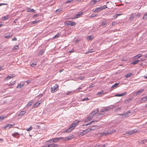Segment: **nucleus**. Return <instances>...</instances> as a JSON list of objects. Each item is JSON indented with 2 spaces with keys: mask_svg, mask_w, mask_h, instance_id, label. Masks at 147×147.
<instances>
[{
  "mask_svg": "<svg viewBox=\"0 0 147 147\" xmlns=\"http://www.w3.org/2000/svg\"><path fill=\"white\" fill-rule=\"evenodd\" d=\"M78 122L79 121H74L72 124L69 126L68 128L64 131L63 132H71L75 128L76 125L78 124Z\"/></svg>",
  "mask_w": 147,
  "mask_h": 147,
  "instance_id": "obj_1",
  "label": "nucleus"
},
{
  "mask_svg": "<svg viewBox=\"0 0 147 147\" xmlns=\"http://www.w3.org/2000/svg\"><path fill=\"white\" fill-rule=\"evenodd\" d=\"M95 126H96V125H94L91 128H88L84 130L83 131L80 133L79 136H82L84 135L90 131L91 130H94V129L92 128Z\"/></svg>",
  "mask_w": 147,
  "mask_h": 147,
  "instance_id": "obj_2",
  "label": "nucleus"
},
{
  "mask_svg": "<svg viewBox=\"0 0 147 147\" xmlns=\"http://www.w3.org/2000/svg\"><path fill=\"white\" fill-rule=\"evenodd\" d=\"M63 138V137H59V138H56L51 139L50 140H49L48 141V142H56L57 141L60 140L61 139Z\"/></svg>",
  "mask_w": 147,
  "mask_h": 147,
  "instance_id": "obj_3",
  "label": "nucleus"
},
{
  "mask_svg": "<svg viewBox=\"0 0 147 147\" xmlns=\"http://www.w3.org/2000/svg\"><path fill=\"white\" fill-rule=\"evenodd\" d=\"M58 88V85L57 84H55V86L51 88V92L54 93L56 91Z\"/></svg>",
  "mask_w": 147,
  "mask_h": 147,
  "instance_id": "obj_4",
  "label": "nucleus"
},
{
  "mask_svg": "<svg viewBox=\"0 0 147 147\" xmlns=\"http://www.w3.org/2000/svg\"><path fill=\"white\" fill-rule=\"evenodd\" d=\"M138 132V130L135 129L127 131L125 133L126 134H128L130 135H131L135 133H136Z\"/></svg>",
  "mask_w": 147,
  "mask_h": 147,
  "instance_id": "obj_5",
  "label": "nucleus"
},
{
  "mask_svg": "<svg viewBox=\"0 0 147 147\" xmlns=\"http://www.w3.org/2000/svg\"><path fill=\"white\" fill-rule=\"evenodd\" d=\"M74 138L72 135H70L69 136L63 138V140L64 141H67L73 139Z\"/></svg>",
  "mask_w": 147,
  "mask_h": 147,
  "instance_id": "obj_6",
  "label": "nucleus"
},
{
  "mask_svg": "<svg viewBox=\"0 0 147 147\" xmlns=\"http://www.w3.org/2000/svg\"><path fill=\"white\" fill-rule=\"evenodd\" d=\"M130 114V111L129 110L125 113H123L121 114H119V115L120 116H124L125 117H127L129 116V114Z\"/></svg>",
  "mask_w": 147,
  "mask_h": 147,
  "instance_id": "obj_7",
  "label": "nucleus"
},
{
  "mask_svg": "<svg viewBox=\"0 0 147 147\" xmlns=\"http://www.w3.org/2000/svg\"><path fill=\"white\" fill-rule=\"evenodd\" d=\"M144 90V89H140L138 90L135 93V95L136 96L139 95L141 93L143 92Z\"/></svg>",
  "mask_w": 147,
  "mask_h": 147,
  "instance_id": "obj_8",
  "label": "nucleus"
},
{
  "mask_svg": "<svg viewBox=\"0 0 147 147\" xmlns=\"http://www.w3.org/2000/svg\"><path fill=\"white\" fill-rule=\"evenodd\" d=\"M100 0H92L90 3V5H93L96 2H98Z\"/></svg>",
  "mask_w": 147,
  "mask_h": 147,
  "instance_id": "obj_9",
  "label": "nucleus"
},
{
  "mask_svg": "<svg viewBox=\"0 0 147 147\" xmlns=\"http://www.w3.org/2000/svg\"><path fill=\"white\" fill-rule=\"evenodd\" d=\"M98 109L97 108L96 110H94L90 114V116L92 117L98 112Z\"/></svg>",
  "mask_w": 147,
  "mask_h": 147,
  "instance_id": "obj_10",
  "label": "nucleus"
},
{
  "mask_svg": "<svg viewBox=\"0 0 147 147\" xmlns=\"http://www.w3.org/2000/svg\"><path fill=\"white\" fill-rule=\"evenodd\" d=\"M14 124H8L6 125L4 127L5 128L9 129L13 125H14Z\"/></svg>",
  "mask_w": 147,
  "mask_h": 147,
  "instance_id": "obj_11",
  "label": "nucleus"
},
{
  "mask_svg": "<svg viewBox=\"0 0 147 147\" xmlns=\"http://www.w3.org/2000/svg\"><path fill=\"white\" fill-rule=\"evenodd\" d=\"M127 94V92H124L120 94H117L115 95V96H123L125 95H126Z\"/></svg>",
  "mask_w": 147,
  "mask_h": 147,
  "instance_id": "obj_12",
  "label": "nucleus"
},
{
  "mask_svg": "<svg viewBox=\"0 0 147 147\" xmlns=\"http://www.w3.org/2000/svg\"><path fill=\"white\" fill-rule=\"evenodd\" d=\"M92 116H90H90L87 117L86 119L85 120V122H87L91 120L92 119Z\"/></svg>",
  "mask_w": 147,
  "mask_h": 147,
  "instance_id": "obj_13",
  "label": "nucleus"
},
{
  "mask_svg": "<svg viewBox=\"0 0 147 147\" xmlns=\"http://www.w3.org/2000/svg\"><path fill=\"white\" fill-rule=\"evenodd\" d=\"M102 10V7H100L96 8L95 10H94V11L96 12H98Z\"/></svg>",
  "mask_w": 147,
  "mask_h": 147,
  "instance_id": "obj_14",
  "label": "nucleus"
},
{
  "mask_svg": "<svg viewBox=\"0 0 147 147\" xmlns=\"http://www.w3.org/2000/svg\"><path fill=\"white\" fill-rule=\"evenodd\" d=\"M119 83H115L114 84L111 88L112 89H114L116 88L117 87L118 85L119 84Z\"/></svg>",
  "mask_w": 147,
  "mask_h": 147,
  "instance_id": "obj_15",
  "label": "nucleus"
},
{
  "mask_svg": "<svg viewBox=\"0 0 147 147\" xmlns=\"http://www.w3.org/2000/svg\"><path fill=\"white\" fill-rule=\"evenodd\" d=\"M147 100V99L146 97H144L142 98L141 99L140 101V102L141 103H143L145 101H146Z\"/></svg>",
  "mask_w": 147,
  "mask_h": 147,
  "instance_id": "obj_16",
  "label": "nucleus"
},
{
  "mask_svg": "<svg viewBox=\"0 0 147 147\" xmlns=\"http://www.w3.org/2000/svg\"><path fill=\"white\" fill-rule=\"evenodd\" d=\"M82 14L83 13L82 12H80L79 13L76 15L74 18H79L80 16V15H82Z\"/></svg>",
  "mask_w": 147,
  "mask_h": 147,
  "instance_id": "obj_17",
  "label": "nucleus"
},
{
  "mask_svg": "<svg viewBox=\"0 0 147 147\" xmlns=\"http://www.w3.org/2000/svg\"><path fill=\"white\" fill-rule=\"evenodd\" d=\"M33 102L32 100H30L29 102L27 105L26 106V107L27 108H28L30 107L32 104Z\"/></svg>",
  "mask_w": 147,
  "mask_h": 147,
  "instance_id": "obj_18",
  "label": "nucleus"
},
{
  "mask_svg": "<svg viewBox=\"0 0 147 147\" xmlns=\"http://www.w3.org/2000/svg\"><path fill=\"white\" fill-rule=\"evenodd\" d=\"M68 24L70 26H72L75 25L76 23L71 21H69Z\"/></svg>",
  "mask_w": 147,
  "mask_h": 147,
  "instance_id": "obj_19",
  "label": "nucleus"
},
{
  "mask_svg": "<svg viewBox=\"0 0 147 147\" xmlns=\"http://www.w3.org/2000/svg\"><path fill=\"white\" fill-rule=\"evenodd\" d=\"M27 11L28 12H35L36 11L34 9H30V8H28L27 9Z\"/></svg>",
  "mask_w": 147,
  "mask_h": 147,
  "instance_id": "obj_20",
  "label": "nucleus"
},
{
  "mask_svg": "<svg viewBox=\"0 0 147 147\" xmlns=\"http://www.w3.org/2000/svg\"><path fill=\"white\" fill-rule=\"evenodd\" d=\"M105 113H103L101 111L100 112L97 114V117L98 118H99L102 115H103Z\"/></svg>",
  "mask_w": 147,
  "mask_h": 147,
  "instance_id": "obj_21",
  "label": "nucleus"
},
{
  "mask_svg": "<svg viewBox=\"0 0 147 147\" xmlns=\"http://www.w3.org/2000/svg\"><path fill=\"white\" fill-rule=\"evenodd\" d=\"M45 52V50L44 49H42L41 51H40L38 53V55L39 56L40 55H42Z\"/></svg>",
  "mask_w": 147,
  "mask_h": 147,
  "instance_id": "obj_22",
  "label": "nucleus"
},
{
  "mask_svg": "<svg viewBox=\"0 0 147 147\" xmlns=\"http://www.w3.org/2000/svg\"><path fill=\"white\" fill-rule=\"evenodd\" d=\"M139 61V60H137L135 61H134L131 63V64L135 65L138 63Z\"/></svg>",
  "mask_w": 147,
  "mask_h": 147,
  "instance_id": "obj_23",
  "label": "nucleus"
},
{
  "mask_svg": "<svg viewBox=\"0 0 147 147\" xmlns=\"http://www.w3.org/2000/svg\"><path fill=\"white\" fill-rule=\"evenodd\" d=\"M26 113V112L24 111H21L18 114V116H22Z\"/></svg>",
  "mask_w": 147,
  "mask_h": 147,
  "instance_id": "obj_24",
  "label": "nucleus"
},
{
  "mask_svg": "<svg viewBox=\"0 0 147 147\" xmlns=\"http://www.w3.org/2000/svg\"><path fill=\"white\" fill-rule=\"evenodd\" d=\"M112 133L111 132V130H108L107 131L103 133V134H105V135L109 134H111Z\"/></svg>",
  "mask_w": 147,
  "mask_h": 147,
  "instance_id": "obj_25",
  "label": "nucleus"
},
{
  "mask_svg": "<svg viewBox=\"0 0 147 147\" xmlns=\"http://www.w3.org/2000/svg\"><path fill=\"white\" fill-rule=\"evenodd\" d=\"M116 107V106L114 105H111L108 107L109 110H110L111 109H112L113 108H115Z\"/></svg>",
  "mask_w": 147,
  "mask_h": 147,
  "instance_id": "obj_26",
  "label": "nucleus"
},
{
  "mask_svg": "<svg viewBox=\"0 0 147 147\" xmlns=\"http://www.w3.org/2000/svg\"><path fill=\"white\" fill-rule=\"evenodd\" d=\"M142 55V54H139L138 55H136L134 57V58H136V59L140 57H141Z\"/></svg>",
  "mask_w": 147,
  "mask_h": 147,
  "instance_id": "obj_27",
  "label": "nucleus"
},
{
  "mask_svg": "<svg viewBox=\"0 0 147 147\" xmlns=\"http://www.w3.org/2000/svg\"><path fill=\"white\" fill-rule=\"evenodd\" d=\"M20 134H19L18 132H14L12 134V136L14 137H16L17 135H19Z\"/></svg>",
  "mask_w": 147,
  "mask_h": 147,
  "instance_id": "obj_28",
  "label": "nucleus"
},
{
  "mask_svg": "<svg viewBox=\"0 0 147 147\" xmlns=\"http://www.w3.org/2000/svg\"><path fill=\"white\" fill-rule=\"evenodd\" d=\"M93 38V37H92V35H90V36H88L87 37V39L88 40H92Z\"/></svg>",
  "mask_w": 147,
  "mask_h": 147,
  "instance_id": "obj_29",
  "label": "nucleus"
},
{
  "mask_svg": "<svg viewBox=\"0 0 147 147\" xmlns=\"http://www.w3.org/2000/svg\"><path fill=\"white\" fill-rule=\"evenodd\" d=\"M132 75V74L131 73L129 74H127L125 76L126 78H128L130 76Z\"/></svg>",
  "mask_w": 147,
  "mask_h": 147,
  "instance_id": "obj_30",
  "label": "nucleus"
},
{
  "mask_svg": "<svg viewBox=\"0 0 147 147\" xmlns=\"http://www.w3.org/2000/svg\"><path fill=\"white\" fill-rule=\"evenodd\" d=\"M107 24V23L106 21H104L102 22L101 24L102 26H106Z\"/></svg>",
  "mask_w": 147,
  "mask_h": 147,
  "instance_id": "obj_31",
  "label": "nucleus"
},
{
  "mask_svg": "<svg viewBox=\"0 0 147 147\" xmlns=\"http://www.w3.org/2000/svg\"><path fill=\"white\" fill-rule=\"evenodd\" d=\"M84 78L85 77L84 76H79L78 77V79L80 80H83Z\"/></svg>",
  "mask_w": 147,
  "mask_h": 147,
  "instance_id": "obj_32",
  "label": "nucleus"
},
{
  "mask_svg": "<svg viewBox=\"0 0 147 147\" xmlns=\"http://www.w3.org/2000/svg\"><path fill=\"white\" fill-rule=\"evenodd\" d=\"M40 104V102L39 101L37 102L34 105L35 107H38Z\"/></svg>",
  "mask_w": 147,
  "mask_h": 147,
  "instance_id": "obj_33",
  "label": "nucleus"
},
{
  "mask_svg": "<svg viewBox=\"0 0 147 147\" xmlns=\"http://www.w3.org/2000/svg\"><path fill=\"white\" fill-rule=\"evenodd\" d=\"M24 86V85H21V84H18L17 86V88H22Z\"/></svg>",
  "mask_w": 147,
  "mask_h": 147,
  "instance_id": "obj_34",
  "label": "nucleus"
},
{
  "mask_svg": "<svg viewBox=\"0 0 147 147\" xmlns=\"http://www.w3.org/2000/svg\"><path fill=\"white\" fill-rule=\"evenodd\" d=\"M147 19V13H146L144 14L143 17V20H146Z\"/></svg>",
  "mask_w": 147,
  "mask_h": 147,
  "instance_id": "obj_35",
  "label": "nucleus"
},
{
  "mask_svg": "<svg viewBox=\"0 0 147 147\" xmlns=\"http://www.w3.org/2000/svg\"><path fill=\"white\" fill-rule=\"evenodd\" d=\"M60 35V34H59V33H58V34L55 35L53 37V39L55 38H57Z\"/></svg>",
  "mask_w": 147,
  "mask_h": 147,
  "instance_id": "obj_36",
  "label": "nucleus"
},
{
  "mask_svg": "<svg viewBox=\"0 0 147 147\" xmlns=\"http://www.w3.org/2000/svg\"><path fill=\"white\" fill-rule=\"evenodd\" d=\"M39 21V20H38V21L35 20V21H32V22H31V24H36V23H37Z\"/></svg>",
  "mask_w": 147,
  "mask_h": 147,
  "instance_id": "obj_37",
  "label": "nucleus"
},
{
  "mask_svg": "<svg viewBox=\"0 0 147 147\" xmlns=\"http://www.w3.org/2000/svg\"><path fill=\"white\" fill-rule=\"evenodd\" d=\"M8 18V16H5L3 17L2 18V20H6Z\"/></svg>",
  "mask_w": 147,
  "mask_h": 147,
  "instance_id": "obj_38",
  "label": "nucleus"
},
{
  "mask_svg": "<svg viewBox=\"0 0 147 147\" xmlns=\"http://www.w3.org/2000/svg\"><path fill=\"white\" fill-rule=\"evenodd\" d=\"M135 14L132 13L131 15V17H130V19L131 20H132L133 19V18L134 17V16H135Z\"/></svg>",
  "mask_w": 147,
  "mask_h": 147,
  "instance_id": "obj_39",
  "label": "nucleus"
},
{
  "mask_svg": "<svg viewBox=\"0 0 147 147\" xmlns=\"http://www.w3.org/2000/svg\"><path fill=\"white\" fill-rule=\"evenodd\" d=\"M104 91L103 90H102L101 91L98 92L97 93V95H98L99 94H103Z\"/></svg>",
  "mask_w": 147,
  "mask_h": 147,
  "instance_id": "obj_40",
  "label": "nucleus"
},
{
  "mask_svg": "<svg viewBox=\"0 0 147 147\" xmlns=\"http://www.w3.org/2000/svg\"><path fill=\"white\" fill-rule=\"evenodd\" d=\"M18 45H15L14 46L13 48V49L14 50H15L17 49H18Z\"/></svg>",
  "mask_w": 147,
  "mask_h": 147,
  "instance_id": "obj_41",
  "label": "nucleus"
},
{
  "mask_svg": "<svg viewBox=\"0 0 147 147\" xmlns=\"http://www.w3.org/2000/svg\"><path fill=\"white\" fill-rule=\"evenodd\" d=\"M5 117V116H0V121L2 120Z\"/></svg>",
  "mask_w": 147,
  "mask_h": 147,
  "instance_id": "obj_42",
  "label": "nucleus"
},
{
  "mask_svg": "<svg viewBox=\"0 0 147 147\" xmlns=\"http://www.w3.org/2000/svg\"><path fill=\"white\" fill-rule=\"evenodd\" d=\"M12 78L11 77V76H7V77H6V80H8L10 79L11 78Z\"/></svg>",
  "mask_w": 147,
  "mask_h": 147,
  "instance_id": "obj_43",
  "label": "nucleus"
},
{
  "mask_svg": "<svg viewBox=\"0 0 147 147\" xmlns=\"http://www.w3.org/2000/svg\"><path fill=\"white\" fill-rule=\"evenodd\" d=\"M16 81H13L12 82H11L10 83V84H9V86H12L13 85H14L16 83Z\"/></svg>",
  "mask_w": 147,
  "mask_h": 147,
  "instance_id": "obj_44",
  "label": "nucleus"
},
{
  "mask_svg": "<svg viewBox=\"0 0 147 147\" xmlns=\"http://www.w3.org/2000/svg\"><path fill=\"white\" fill-rule=\"evenodd\" d=\"M94 51H93V49H90V51H88L86 53V54H88V53H92V52H93Z\"/></svg>",
  "mask_w": 147,
  "mask_h": 147,
  "instance_id": "obj_45",
  "label": "nucleus"
},
{
  "mask_svg": "<svg viewBox=\"0 0 147 147\" xmlns=\"http://www.w3.org/2000/svg\"><path fill=\"white\" fill-rule=\"evenodd\" d=\"M32 126H31L28 129H26V130L27 131H31L32 129Z\"/></svg>",
  "mask_w": 147,
  "mask_h": 147,
  "instance_id": "obj_46",
  "label": "nucleus"
},
{
  "mask_svg": "<svg viewBox=\"0 0 147 147\" xmlns=\"http://www.w3.org/2000/svg\"><path fill=\"white\" fill-rule=\"evenodd\" d=\"M102 8V10L104 9L107 8V7L106 5H105L101 7Z\"/></svg>",
  "mask_w": 147,
  "mask_h": 147,
  "instance_id": "obj_47",
  "label": "nucleus"
},
{
  "mask_svg": "<svg viewBox=\"0 0 147 147\" xmlns=\"http://www.w3.org/2000/svg\"><path fill=\"white\" fill-rule=\"evenodd\" d=\"M13 35H12L11 34V35H6L5 36V38H10Z\"/></svg>",
  "mask_w": 147,
  "mask_h": 147,
  "instance_id": "obj_48",
  "label": "nucleus"
},
{
  "mask_svg": "<svg viewBox=\"0 0 147 147\" xmlns=\"http://www.w3.org/2000/svg\"><path fill=\"white\" fill-rule=\"evenodd\" d=\"M90 99L88 98H85L84 99H82L81 100V101H86V100H89Z\"/></svg>",
  "mask_w": 147,
  "mask_h": 147,
  "instance_id": "obj_49",
  "label": "nucleus"
},
{
  "mask_svg": "<svg viewBox=\"0 0 147 147\" xmlns=\"http://www.w3.org/2000/svg\"><path fill=\"white\" fill-rule=\"evenodd\" d=\"M74 49H72L71 50L69 51L68 53H71L74 52Z\"/></svg>",
  "mask_w": 147,
  "mask_h": 147,
  "instance_id": "obj_50",
  "label": "nucleus"
},
{
  "mask_svg": "<svg viewBox=\"0 0 147 147\" xmlns=\"http://www.w3.org/2000/svg\"><path fill=\"white\" fill-rule=\"evenodd\" d=\"M36 64H35V63H32V64H30V66H31L32 67H34V66H35L36 65Z\"/></svg>",
  "mask_w": 147,
  "mask_h": 147,
  "instance_id": "obj_51",
  "label": "nucleus"
},
{
  "mask_svg": "<svg viewBox=\"0 0 147 147\" xmlns=\"http://www.w3.org/2000/svg\"><path fill=\"white\" fill-rule=\"evenodd\" d=\"M103 113H105L106 111L105 109H102V111H101Z\"/></svg>",
  "mask_w": 147,
  "mask_h": 147,
  "instance_id": "obj_52",
  "label": "nucleus"
},
{
  "mask_svg": "<svg viewBox=\"0 0 147 147\" xmlns=\"http://www.w3.org/2000/svg\"><path fill=\"white\" fill-rule=\"evenodd\" d=\"M140 14L139 13H138L136 15V16L137 17H139L140 16Z\"/></svg>",
  "mask_w": 147,
  "mask_h": 147,
  "instance_id": "obj_53",
  "label": "nucleus"
},
{
  "mask_svg": "<svg viewBox=\"0 0 147 147\" xmlns=\"http://www.w3.org/2000/svg\"><path fill=\"white\" fill-rule=\"evenodd\" d=\"M61 10V9H57L56 11L57 12L59 13Z\"/></svg>",
  "mask_w": 147,
  "mask_h": 147,
  "instance_id": "obj_54",
  "label": "nucleus"
},
{
  "mask_svg": "<svg viewBox=\"0 0 147 147\" xmlns=\"http://www.w3.org/2000/svg\"><path fill=\"white\" fill-rule=\"evenodd\" d=\"M94 86V84H92V85H90V86H89V88H92V87H93Z\"/></svg>",
  "mask_w": 147,
  "mask_h": 147,
  "instance_id": "obj_55",
  "label": "nucleus"
},
{
  "mask_svg": "<svg viewBox=\"0 0 147 147\" xmlns=\"http://www.w3.org/2000/svg\"><path fill=\"white\" fill-rule=\"evenodd\" d=\"M7 3H0V6L2 5H7Z\"/></svg>",
  "mask_w": 147,
  "mask_h": 147,
  "instance_id": "obj_56",
  "label": "nucleus"
},
{
  "mask_svg": "<svg viewBox=\"0 0 147 147\" xmlns=\"http://www.w3.org/2000/svg\"><path fill=\"white\" fill-rule=\"evenodd\" d=\"M115 24V22L113 21L112 23V26H114Z\"/></svg>",
  "mask_w": 147,
  "mask_h": 147,
  "instance_id": "obj_57",
  "label": "nucleus"
},
{
  "mask_svg": "<svg viewBox=\"0 0 147 147\" xmlns=\"http://www.w3.org/2000/svg\"><path fill=\"white\" fill-rule=\"evenodd\" d=\"M17 40V38L16 37H14L12 39V41H16Z\"/></svg>",
  "mask_w": 147,
  "mask_h": 147,
  "instance_id": "obj_58",
  "label": "nucleus"
},
{
  "mask_svg": "<svg viewBox=\"0 0 147 147\" xmlns=\"http://www.w3.org/2000/svg\"><path fill=\"white\" fill-rule=\"evenodd\" d=\"M111 130V132L112 133L115 131V129H113Z\"/></svg>",
  "mask_w": 147,
  "mask_h": 147,
  "instance_id": "obj_59",
  "label": "nucleus"
},
{
  "mask_svg": "<svg viewBox=\"0 0 147 147\" xmlns=\"http://www.w3.org/2000/svg\"><path fill=\"white\" fill-rule=\"evenodd\" d=\"M121 109V107H118L117 108L115 111H118V110H120V109Z\"/></svg>",
  "mask_w": 147,
  "mask_h": 147,
  "instance_id": "obj_60",
  "label": "nucleus"
},
{
  "mask_svg": "<svg viewBox=\"0 0 147 147\" xmlns=\"http://www.w3.org/2000/svg\"><path fill=\"white\" fill-rule=\"evenodd\" d=\"M10 76L11 77V78H12L13 77H14L15 76V75L14 74H12Z\"/></svg>",
  "mask_w": 147,
  "mask_h": 147,
  "instance_id": "obj_61",
  "label": "nucleus"
},
{
  "mask_svg": "<svg viewBox=\"0 0 147 147\" xmlns=\"http://www.w3.org/2000/svg\"><path fill=\"white\" fill-rule=\"evenodd\" d=\"M47 145V147H51V144H48Z\"/></svg>",
  "mask_w": 147,
  "mask_h": 147,
  "instance_id": "obj_62",
  "label": "nucleus"
},
{
  "mask_svg": "<svg viewBox=\"0 0 147 147\" xmlns=\"http://www.w3.org/2000/svg\"><path fill=\"white\" fill-rule=\"evenodd\" d=\"M38 16V14H35V15H34L33 16V17H37Z\"/></svg>",
  "mask_w": 147,
  "mask_h": 147,
  "instance_id": "obj_63",
  "label": "nucleus"
},
{
  "mask_svg": "<svg viewBox=\"0 0 147 147\" xmlns=\"http://www.w3.org/2000/svg\"><path fill=\"white\" fill-rule=\"evenodd\" d=\"M51 147H55V145H54V144H51Z\"/></svg>",
  "mask_w": 147,
  "mask_h": 147,
  "instance_id": "obj_64",
  "label": "nucleus"
}]
</instances>
